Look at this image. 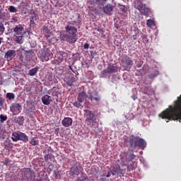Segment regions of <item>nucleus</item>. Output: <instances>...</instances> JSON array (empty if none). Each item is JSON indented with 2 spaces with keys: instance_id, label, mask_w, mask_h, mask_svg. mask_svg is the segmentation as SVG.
Listing matches in <instances>:
<instances>
[{
  "instance_id": "09e8293b",
  "label": "nucleus",
  "mask_w": 181,
  "mask_h": 181,
  "mask_svg": "<svg viewBox=\"0 0 181 181\" xmlns=\"http://www.w3.org/2000/svg\"><path fill=\"white\" fill-rule=\"evenodd\" d=\"M88 47H90V45H88V43H86L83 45L84 49H88Z\"/></svg>"
},
{
  "instance_id": "49530a36",
  "label": "nucleus",
  "mask_w": 181,
  "mask_h": 181,
  "mask_svg": "<svg viewBox=\"0 0 181 181\" xmlns=\"http://www.w3.org/2000/svg\"><path fill=\"white\" fill-rule=\"evenodd\" d=\"M90 56L92 57V59H94V56L97 54V52H94V51H90Z\"/></svg>"
},
{
  "instance_id": "052dcab7",
  "label": "nucleus",
  "mask_w": 181,
  "mask_h": 181,
  "mask_svg": "<svg viewBox=\"0 0 181 181\" xmlns=\"http://www.w3.org/2000/svg\"><path fill=\"white\" fill-rule=\"evenodd\" d=\"M132 98H133V100H135V96H132Z\"/></svg>"
},
{
  "instance_id": "9d476101",
  "label": "nucleus",
  "mask_w": 181,
  "mask_h": 181,
  "mask_svg": "<svg viewBox=\"0 0 181 181\" xmlns=\"http://www.w3.org/2000/svg\"><path fill=\"white\" fill-rule=\"evenodd\" d=\"M11 112H13L14 115L17 114H21V111H22V105L19 103H12L10 107Z\"/></svg>"
},
{
  "instance_id": "680f3d73",
  "label": "nucleus",
  "mask_w": 181,
  "mask_h": 181,
  "mask_svg": "<svg viewBox=\"0 0 181 181\" xmlns=\"http://www.w3.org/2000/svg\"><path fill=\"white\" fill-rule=\"evenodd\" d=\"M62 54H66V52H62Z\"/></svg>"
},
{
  "instance_id": "f03ea898",
  "label": "nucleus",
  "mask_w": 181,
  "mask_h": 181,
  "mask_svg": "<svg viewBox=\"0 0 181 181\" xmlns=\"http://www.w3.org/2000/svg\"><path fill=\"white\" fill-rule=\"evenodd\" d=\"M134 8L138 9L140 13L144 16H149V13H151V8L139 0H136L134 1Z\"/></svg>"
},
{
  "instance_id": "3c124183",
  "label": "nucleus",
  "mask_w": 181,
  "mask_h": 181,
  "mask_svg": "<svg viewBox=\"0 0 181 181\" xmlns=\"http://www.w3.org/2000/svg\"><path fill=\"white\" fill-rule=\"evenodd\" d=\"M58 59L59 60V62H62V52H59V56L58 57Z\"/></svg>"
},
{
  "instance_id": "603ef678",
  "label": "nucleus",
  "mask_w": 181,
  "mask_h": 181,
  "mask_svg": "<svg viewBox=\"0 0 181 181\" xmlns=\"http://www.w3.org/2000/svg\"><path fill=\"white\" fill-rule=\"evenodd\" d=\"M12 21H13L14 22H18V17H13Z\"/></svg>"
},
{
  "instance_id": "5701e85b",
  "label": "nucleus",
  "mask_w": 181,
  "mask_h": 181,
  "mask_svg": "<svg viewBox=\"0 0 181 181\" xmlns=\"http://www.w3.org/2000/svg\"><path fill=\"white\" fill-rule=\"evenodd\" d=\"M39 66H35L33 69H31L29 72H28V76H36V74H37V71H39Z\"/></svg>"
},
{
  "instance_id": "412c9836",
  "label": "nucleus",
  "mask_w": 181,
  "mask_h": 181,
  "mask_svg": "<svg viewBox=\"0 0 181 181\" xmlns=\"http://www.w3.org/2000/svg\"><path fill=\"white\" fill-rule=\"evenodd\" d=\"M137 139H138V136H134V135L131 136L129 140V143L130 146H132V148H136Z\"/></svg>"
},
{
  "instance_id": "de8ad7c7",
  "label": "nucleus",
  "mask_w": 181,
  "mask_h": 181,
  "mask_svg": "<svg viewBox=\"0 0 181 181\" xmlns=\"http://www.w3.org/2000/svg\"><path fill=\"white\" fill-rule=\"evenodd\" d=\"M94 1H95L94 4H98L100 1H102V2H107V0H94Z\"/></svg>"
},
{
  "instance_id": "7c9ffc66",
  "label": "nucleus",
  "mask_w": 181,
  "mask_h": 181,
  "mask_svg": "<svg viewBox=\"0 0 181 181\" xmlns=\"http://www.w3.org/2000/svg\"><path fill=\"white\" fill-rule=\"evenodd\" d=\"M6 98H8V100H15V94L13 93H7Z\"/></svg>"
},
{
  "instance_id": "0eeeda50",
  "label": "nucleus",
  "mask_w": 181,
  "mask_h": 181,
  "mask_svg": "<svg viewBox=\"0 0 181 181\" xmlns=\"http://www.w3.org/2000/svg\"><path fill=\"white\" fill-rule=\"evenodd\" d=\"M133 61L132 58L125 56L122 59V66L124 67V69L128 71V70L131 69V67H132Z\"/></svg>"
},
{
  "instance_id": "a878e982",
  "label": "nucleus",
  "mask_w": 181,
  "mask_h": 181,
  "mask_svg": "<svg viewBox=\"0 0 181 181\" xmlns=\"http://www.w3.org/2000/svg\"><path fill=\"white\" fill-rule=\"evenodd\" d=\"M76 16L77 17L76 21H73L72 23H70L71 25H76V26H78L80 23H81V21H80V14H76Z\"/></svg>"
},
{
  "instance_id": "1a4fd4ad",
  "label": "nucleus",
  "mask_w": 181,
  "mask_h": 181,
  "mask_svg": "<svg viewBox=\"0 0 181 181\" xmlns=\"http://www.w3.org/2000/svg\"><path fill=\"white\" fill-rule=\"evenodd\" d=\"M62 40H66L69 43H76L77 42V35L73 34H64Z\"/></svg>"
},
{
  "instance_id": "a211bd4d",
  "label": "nucleus",
  "mask_w": 181,
  "mask_h": 181,
  "mask_svg": "<svg viewBox=\"0 0 181 181\" xmlns=\"http://www.w3.org/2000/svg\"><path fill=\"white\" fill-rule=\"evenodd\" d=\"M136 146H138V148H141V149H144V148H146V141H145L144 139L137 137V140L136 141Z\"/></svg>"
},
{
  "instance_id": "a18cd8bd",
  "label": "nucleus",
  "mask_w": 181,
  "mask_h": 181,
  "mask_svg": "<svg viewBox=\"0 0 181 181\" xmlns=\"http://www.w3.org/2000/svg\"><path fill=\"white\" fill-rule=\"evenodd\" d=\"M10 162H11V160H9V158H5V160H4V165L8 166V165H9Z\"/></svg>"
},
{
  "instance_id": "72a5a7b5",
  "label": "nucleus",
  "mask_w": 181,
  "mask_h": 181,
  "mask_svg": "<svg viewBox=\"0 0 181 181\" xmlns=\"http://www.w3.org/2000/svg\"><path fill=\"white\" fill-rule=\"evenodd\" d=\"M155 23V21L152 20V19H148L146 21V25L148 26V28H152V25H154Z\"/></svg>"
},
{
  "instance_id": "e433bc0d",
  "label": "nucleus",
  "mask_w": 181,
  "mask_h": 181,
  "mask_svg": "<svg viewBox=\"0 0 181 181\" xmlns=\"http://www.w3.org/2000/svg\"><path fill=\"white\" fill-rule=\"evenodd\" d=\"M5 32V26L4 25V23H0V35H4Z\"/></svg>"
},
{
  "instance_id": "6e6552de",
  "label": "nucleus",
  "mask_w": 181,
  "mask_h": 181,
  "mask_svg": "<svg viewBox=\"0 0 181 181\" xmlns=\"http://www.w3.org/2000/svg\"><path fill=\"white\" fill-rule=\"evenodd\" d=\"M13 32L14 33V36H24L26 34V30H25L22 24L16 25L13 29Z\"/></svg>"
},
{
  "instance_id": "c756f323",
  "label": "nucleus",
  "mask_w": 181,
  "mask_h": 181,
  "mask_svg": "<svg viewBox=\"0 0 181 181\" xmlns=\"http://www.w3.org/2000/svg\"><path fill=\"white\" fill-rule=\"evenodd\" d=\"M119 169V165L113 167L112 170H111L112 176H115V175H118Z\"/></svg>"
},
{
  "instance_id": "ea45409f",
  "label": "nucleus",
  "mask_w": 181,
  "mask_h": 181,
  "mask_svg": "<svg viewBox=\"0 0 181 181\" xmlns=\"http://www.w3.org/2000/svg\"><path fill=\"white\" fill-rule=\"evenodd\" d=\"M8 119L7 115H0V121L1 122H5Z\"/></svg>"
},
{
  "instance_id": "6e6d98bb",
  "label": "nucleus",
  "mask_w": 181,
  "mask_h": 181,
  "mask_svg": "<svg viewBox=\"0 0 181 181\" xmlns=\"http://www.w3.org/2000/svg\"><path fill=\"white\" fill-rule=\"evenodd\" d=\"M2 40H4V37H0V45H2Z\"/></svg>"
},
{
  "instance_id": "bf43d9fd",
  "label": "nucleus",
  "mask_w": 181,
  "mask_h": 181,
  "mask_svg": "<svg viewBox=\"0 0 181 181\" xmlns=\"http://www.w3.org/2000/svg\"><path fill=\"white\" fill-rule=\"evenodd\" d=\"M69 69L73 70V67H71V66H69Z\"/></svg>"
},
{
  "instance_id": "7ed1b4c3",
  "label": "nucleus",
  "mask_w": 181,
  "mask_h": 181,
  "mask_svg": "<svg viewBox=\"0 0 181 181\" xmlns=\"http://www.w3.org/2000/svg\"><path fill=\"white\" fill-rule=\"evenodd\" d=\"M11 139L13 142H18V141H22L24 144L29 142V137L28 135L21 131L13 132Z\"/></svg>"
},
{
  "instance_id": "cd10ccee",
  "label": "nucleus",
  "mask_w": 181,
  "mask_h": 181,
  "mask_svg": "<svg viewBox=\"0 0 181 181\" xmlns=\"http://www.w3.org/2000/svg\"><path fill=\"white\" fill-rule=\"evenodd\" d=\"M76 83V78L74 77H71V78H69L68 79V81H66V84L69 86V87H71V86H73V84Z\"/></svg>"
},
{
  "instance_id": "f3484780",
  "label": "nucleus",
  "mask_w": 181,
  "mask_h": 181,
  "mask_svg": "<svg viewBox=\"0 0 181 181\" xmlns=\"http://www.w3.org/2000/svg\"><path fill=\"white\" fill-rule=\"evenodd\" d=\"M62 124L63 127H65V128H69V127H71V125H73V119L71 117H65L62 121Z\"/></svg>"
},
{
  "instance_id": "c9c22d12",
  "label": "nucleus",
  "mask_w": 181,
  "mask_h": 181,
  "mask_svg": "<svg viewBox=\"0 0 181 181\" xmlns=\"http://www.w3.org/2000/svg\"><path fill=\"white\" fill-rule=\"evenodd\" d=\"M73 105L74 107H76V108H80L81 110L83 108V105H81V102H75L73 103Z\"/></svg>"
},
{
  "instance_id": "2eb2a0df",
  "label": "nucleus",
  "mask_w": 181,
  "mask_h": 181,
  "mask_svg": "<svg viewBox=\"0 0 181 181\" xmlns=\"http://www.w3.org/2000/svg\"><path fill=\"white\" fill-rule=\"evenodd\" d=\"M65 30L68 35H77V28L74 26L68 25L65 27Z\"/></svg>"
},
{
  "instance_id": "4be33fe9",
  "label": "nucleus",
  "mask_w": 181,
  "mask_h": 181,
  "mask_svg": "<svg viewBox=\"0 0 181 181\" xmlns=\"http://www.w3.org/2000/svg\"><path fill=\"white\" fill-rule=\"evenodd\" d=\"M42 30H43V33H44L45 37H47V39H49V37H50V36H52V32H50V30H49V28L46 25H44L42 27Z\"/></svg>"
},
{
  "instance_id": "423d86ee",
  "label": "nucleus",
  "mask_w": 181,
  "mask_h": 181,
  "mask_svg": "<svg viewBox=\"0 0 181 181\" xmlns=\"http://www.w3.org/2000/svg\"><path fill=\"white\" fill-rule=\"evenodd\" d=\"M127 166V170H129V172H131V170H135L136 169V166L135 164L134 163H130V164H122V166H119V171H118V174L119 176H124V175H125V173L127 172V168H125Z\"/></svg>"
},
{
  "instance_id": "b1692460",
  "label": "nucleus",
  "mask_w": 181,
  "mask_h": 181,
  "mask_svg": "<svg viewBox=\"0 0 181 181\" xmlns=\"http://www.w3.org/2000/svg\"><path fill=\"white\" fill-rule=\"evenodd\" d=\"M23 172L24 175L26 176V177H28V176L30 177L33 175V171L30 168H24L23 170Z\"/></svg>"
},
{
  "instance_id": "8fccbe9b",
  "label": "nucleus",
  "mask_w": 181,
  "mask_h": 181,
  "mask_svg": "<svg viewBox=\"0 0 181 181\" xmlns=\"http://www.w3.org/2000/svg\"><path fill=\"white\" fill-rule=\"evenodd\" d=\"M111 173H112V172H111V170H110L107 172V174L106 175V177H110L111 176Z\"/></svg>"
},
{
  "instance_id": "f8f14e48",
  "label": "nucleus",
  "mask_w": 181,
  "mask_h": 181,
  "mask_svg": "<svg viewBox=\"0 0 181 181\" xmlns=\"http://www.w3.org/2000/svg\"><path fill=\"white\" fill-rule=\"evenodd\" d=\"M114 11V5L111 4H107L103 8V11L105 15H108V16H111L112 15V11Z\"/></svg>"
},
{
  "instance_id": "4468645a",
  "label": "nucleus",
  "mask_w": 181,
  "mask_h": 181,
  "mask_svg": "<svg viewBox=\"0 0 181 181\" xmlns=\"http://www.w3.org/2000/svg\"><path fill=\"white\" fill-rule=\"evenodd\" d=\"M87 98H88V95H87L86 91L83 90L78 93L77 100L79 101V103L87 101Z\"/></svg>"
},
{
  "instance_id": "ddd939ff",
  "label": "nucleus",
  "mask_w": 181,
  "mask_h": 181,
  "mask_svg": "<svg viewBox=\"0 0 181 181\" xmlns=\"http://www.w3.org/2000/svg\"><path fill=\"white\" fill-rule=\"evenodd\" d=\"M16 51H15V49H9L5 53L4 57L9 62L13 60V58L16 57Z\"/></svg>"
},
{
  "instance_id": "dca6fc26",
  "label": "nucleus",
  "mask_w": 181,
  "mask_h": 181,
  "mask_svg": "<svg viewBox=\"0 0 181 181\" xmlns=\"http://www.w3.org/2000/svg\"><path fill=\"white\" fill-rule=\"evenodd\" d=\"M47 94L49 95H52V97H57L59 98V95L60 94V91H59V87L54 86L52 89L47 90Z\"/></svg>"
},
{
  "instance_id": "13d9d810",
  "label": "nucleus",
  "mask_w": 181,
  "mask_h": 181,
  "mask_svg": "<svg viewBox=\"0 0 181 181\" xmlns=\"http://www.w3.org/2000/svg\"><path fill=\"white\" fill-rule=\"evenodd\" d=\"M33 181H40V179H35Z\"/></svg>"
},
{
  "instance_id": "58836bf2",
  "label": "nucleus",
  "mask_w": 181,
  "mask_h": 181,
  "mask_svg": "<svg viewBox=\"0 0 181 181\" xmlns=\"http://www.w3.org/2000/svg\"><path fill=\"white\" fill-rule=\"evenodd\" d=\"M141 39L143 40L144 43H149V40L148 39V36L146 35H143L141 36Z\"/></svg>"
},
{
  "instance_id": "79ce46f5",
  "label": "nucleus",
  "mask_w": 181,
  "mask_h": 181,
  "mask_svg": "<svg viewBox=\"0 0 181 181\" xmlns=\"http://www.w3.org/2000/svg\"><path fill=\"white\" fill-rule=\"evenodd\" d=\"M89 100H90V101H93V100H95V101H97L98 103V101L101 100V98L100 97L94 98L93 95H90Z\"/></svg>"
},
{
  "instance_id": "f704fd0d",
  "label": "nucleus",
  "mask_w": 181,
  "mask_h": 181,
  "mask_svg": "<svg viewBox=\"0 0 181 181\" xmlns=\"http://www.w3.org/2000/svg\"><path fill=\"white\" fill-rule=\"evenodd\" d=\"M8 11L11 13H15L16 12H18V9L16 8V7H15L13 6H10L8 8Z\"/></svg>"
},
{
  "instance_id": "2f4dec72",
  "label": "nucleus",
  "mask_w": 181,
  "mask_h": 181,
  "mask_svg": "<svg viewBox=\"0 0 181 181\" xmlns=\"http://www.w3.org/2000/svg\"><path fill=\"white\" fill-rule=\"evenodd\" d=\"M87 179H88V177H87L86 174H82V175L79 177L76 181H87Z\"/></svg>"
},
{
  "instance_id": "4d7b16f0",
  "label": "nucleus",
  "mask_w": 181,
  "mask_h": 181,
  "mask_svg": "<svg viewBox=\"0 0 181 181\" xmlns=\"http://www.w3.org/2000/svg\"><path fill=\"white\" fill-rule=\"evenodd\" d=\"M97 30L98 32H103V29L98 28Z\"/></svg>"
},
{
  "instance_id": "393cba45",
  "label": "nucleus",
  "mask_w": 181,
  "mask_h": 181,
  "mask_svg": "<svg viewBox=\"0 0 181 181\" xmlns=\"http://www.w3.org/2000/svg\"><path fill=\"white\" fill-rule=\"evenodd\" d=\"M4 148L5 149H8L9 151V149H13V144L8 141H4Z\"/></svg>"
},
{
  "instance_id": "c85d7f7f",
  "label": "nucleus",
  "mask_w": 181,
  "mask_h": 181,
  "mask_svg": "<svg viewBox=\"0 0 181 181\" xmlns=\"http://www.w3.org/2000/svg\"><path fill=\"white\" fill-rule=\"evenodd\" d=\"M30 144L33 146H36V145H39V140L36 139L35 137H33L30 141Z\"/></svg>"
},
{
  "instance_id": "39448f33",
  "label": "nucleus",
  "mask_w": 181,
  "mask_h": 181,
  "mask_svg": "<svg viewBox=\"0 0 181 181\" xmlns=\"http://www.w3.org/2000/svg\"><path fill=\"white\" fill-rule=\"evenodd\" d=\"M135 158H136V156L132 152H123L121 153L120 159L122 163L127 165L126 163L128 164L129 162H132Z\"/></svg>"
},
{
  "instance_id": "37998d69",
  "label": "nucleus",
  "mask_w": 181,
  "mask_h": 181,
  "mask_svg": "<svg viewBox=\"0 0 181 181\" xmlns=\"http://www.w3.org/2000/svg\"><path fill=\"white\" fill-rule=\"evenodd\" d=\"M4 11V8H2V6L0 5V19H4L5 18V13H2Z\"/></svg>"
},
{
  "instance_id": "e2e57ef3",
  "label": "nucleus",
  "mask_w": 181,
  "mask_h": 181,
  "mask_svg": "<svg viewBox=\"0 0 181 181\" xmlns=\"http://www.w3.org/2000/svg\"><path fill=\"white\" fill-rule=\"evenodd\" d=\"M60 39H62V35H60Z\"/></svg>"
},
{
  "instance_id": "20e7f679",
  "label": "nucleus",
  "mask_w": 181,
  "mask_h": 181,
  "mask_svg": "<svg viewBox=\"0 0 181 181\" xmlns=\"http://www.w3.org/2000/svg\"><path fill=\"white\" fill-rule=\"evenodd\" d=\"M53 54L49 48H45L39 52V57L41 62H49L52 59Z\"/></svg>"
},
{
  "instance_id": "c03bdc74",
  "label": "nucleus",
  "mask_w": 181,
  "mask_h": 181,
  "mask_svg": "<svg viewBox=\"0 0 181 181\" xmlns=\"http://www.w3.org/2000/svg\"><path fill=\"white\" fill-rule=\"evenodd\" d=\"M18 119H20V122H18V125H23V121H25V118L23 116H21L18 117Z\"/></svg>"
},
{
  "instance_id": "9b49d317",
  "label": "nucleus",
  "mask_w": 181,
  "mask_h": 181,
  "mask_svg": "<svg viewBox=\"0 0 181 181\" xmlns=\"http://www.w3.org/2000/svg\"><path fill=\"white\" fill-rule=\"evenodd\" d=\"M83 170H84V169H83V167H81L80 164H74L71 168V174L72 176H74V175L78 176Z\"/></svg>"
},
{
  "instance_id": "4c0bfd02",
  "label": "nucleus",
  "mask_w": 181,
  "mask_h": 181,
  "mask_svg": "<svg viewBox=\"0 0 181 181\" xmlns=\"http://www.w3.org/2000/svg\"><path fill=\"white\" fill-rule=\"evenodd\" d=\"M52 158H53V156H52V154H45L44 156L45 162H48L49 159L52 160Z\"/></svg>"
},
{
  "instance_id": "a19ab883",
  "label": "nucleus",
  "mask_w": 181,
  "mask_h": 181,
  "mask_svg": "<svg viewBox=\"0 0 181 181\" xmlns=\"http://www.w3.org/2000/svg\"><path fill=\"white\" fill-rule=\"evenodd\" d=\"M119 11H121V12H122V13H125V12H127V9L125 8V6L124 5H119Z\"/></svg>"
},
{
  "instance_id": "473e14b6",
  "label": "nucleus",
  "mask_w": 181,
  "mask_h": 181,
  "mask_svg": "<svg viewBox=\"0 0 181 181\" xmlns=\"http://www.w3.org/2000/svg\"><path fill=\"white\" fill-rule=\"evenodd\" d=\"M22 39H23V35L16 36V42L17 43H20V44L23 43V42L22 41Z\"/></svg>"
},
{
  "instance_id": "f257e3e1",
  "label": "nucleus",
  "mask_w": 181,
  "mask_h": 181,
  "mask_svg": "<svg viewBox=\"0 0 181 181\" xmlns=\"http://www.w3.org/2000/svg\"><path fill=\"white\" fill-rule=\"evenodd\" d=\"M83 112L84 118L87 125L90 128L95 127V125L98 124V121H97V115L90 110H84Z\"/></svg>"
},
{
  "instance_id": "6ab92c4d",
  "label": "nucleus",
  "mask_w": 181,
  "mask_h": 181,
  "mask_svg": "<svg viewBox=\"0 0 181 181\" xmlns=\"http://www.w3.org/2000/svg\"><path fill=\"white\" fill-rule=\"evenodd\" d=\"M52 97L49 95H45L42 97V102L44 105H49L52 103Z\"/></svg>"
},
{
  "instance_id": "864d4df0",
  "label": "nucleus",
  "mask_w": 181,
  "mask_h": 181,
  "mask_svg": "<svg viewBox=\"0 0 181 181\" xmlns=\"http://www.w3.org/2000/svg\"><path fill=\"white\" fill-rule=\"evenodd\" d=\"M59 128L55 129L54 134H56L57 135V134H59Z\"/></svg>"
},
{
  "instance_id": "5fc2aeb1",
  "label": "nucleus",
  "mask_w": 181,
  "mask_h": 181,
  "mask_svg": "<svg viewBox=\"0 0 181 181\" xmlns=\"http://www.w3.org/2000/svg\"><path fill=\"white\" fill-rule=\"evenodd\" d=\"M40 181H47V180L46 178H40Z\"/></svg>"
},
{
  "instance_id": "bb28decb",
  "label": "nucleus",
  "mask_w": 181,
  "mask_h": 181,
  "mask_svg": "<svg viewBox=\"0 0 181 181\" xmlns=\"http://www.w3.org/2000/svg\"><path fill=\"white\" fill-rule=\"evenodd\" d=\"M36 21H37V15L33 13L30 18L31 25H35V22H36Z\"/></svg>"
},
{
  "instance_id": "aec40b11",
  "label": "nucleus",
  "mask_w": 181,
  "mask_h": 181,
  "mask_svg": "<svg viewBox=\"0 0 181 181\" xmlns=\"http://www.w3.org/2000/svg\"><path fill=\"white\" fill-rule=\"evenodd\" d=\"M118 71V66L114 64H109L107 68V73H117Z\"/></svg>"
}]
</instances>
